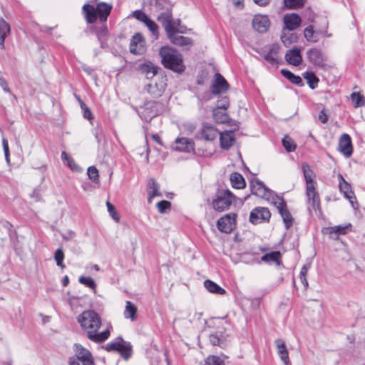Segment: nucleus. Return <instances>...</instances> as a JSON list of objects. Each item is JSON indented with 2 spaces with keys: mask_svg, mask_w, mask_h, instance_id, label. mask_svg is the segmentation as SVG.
I'll use <instances>...</instances> for the list:
<instances>
[{
  "mask_svg": "<svg viewBox=\"0 0 365 365\" xmlns=\"http://www.w3.org/2000/svg\"><path fill=\"white\" fill-rule=\"evenodd\" d=\"M77 322L91 341L101 343L108 339L110 334V328L108 327L101 332L98 329L101 327V319L93 310L83 311L77 317Z\"/></svg>",
  "mask_w": 365,
  "mask_h": 365,
  "instance_id": "obj_1",
  "label": "nucleus"
},
{
  "mask_svg": "<svg viewBox=\"0 0 365 365\" xmlns=\"http://www.w3.org/2000/svg\"><path fill=\"white\" fill-rule=\"evenodd\" d=\"M302 169L306 181V194L309 204V210L317 211L320 207V200L317 191V182L315 173L311 166L304 163L302 164Z\"/></svg>",
  "mask_w": 365,
  "mask_h": 365,
  "instance_id": "obj_2",
  "label": "nucleus"
},
{
  "mask_svg": "<svg viewBox=\"0 0 365 365\" xmlns=\"http://www.w3.org/2000/svg\"><path fill=\"white\" fill-rule=\"evenodd\" d=\"M163 65L175 72L182 73L185 70L182 55L175 49L163 46L160 49Z\"/></svg>",
  "mask_w": 365,
  "mask_h": 365,
  "instance_id": "obj_3",
  "label": "nucleus"
},
{
  "mask_svg": "<svg viewBox=\"0 0 365 365\" xmlns=\"http://www.w3.org/2000/svg\"><path fill=\"white\" fill-rule=\"evenodd\" d=\"M74 355L69 358V365H95L91 352L80 344L73 346Z\"/></svg>",
  "mask_w": 365,
  "mask_h": 365,
  "instance_id": "obj_4",
  "label": "nucleus"
},
{
  "mask_svg": "<svg viewBox=\"0 0 365 365\" xmlns=\"http://www.w3.org/2000/svg\"><path fill=\"white\" fill-rule=\"evenodd\" d=\"M235 200V196L229 190H221L213 200L212 206L215 210L222 212L227 210Z\"/></svg>",
  "mask_w": 365,
  "mask_h": 365,
  "instance_id": "obj_5",
  "label": "nucleus"
},
{
  "mask_svg": "<svg viewBox=\"0 0 365 365\" xmlns=\"http://www.w3.org/2000/svg\"><path fill=\"white\" fill-rule=\"evenodd\" d=\"M250 190L253 195L269 201L271 204H273L274 201H275L274 197H279L259 180L250 181Z\"/></svg>",
  "mask_w": 365,
  "mask_h": 365,
  "instance_id": "obj_6",
  "label": "nucleus"
},
{
  "mask_svg": "<svg viewBox=\"0 0 365 365\" xmlns=\"http://www.w3.org/2000/svg\"><path fill=\"white\" fill-rule=\"evenodd\" d=\"M167 78L164 76H157L155 80L144 86V91L154 98H158L165 92Z\"/></svg>",
  "mask_w": 365,
  "mask_h": 365,
  "instance_id": "obj_7",
  "label": "nucleus"
},
{
  "mask_svg": "<svg viewBox=\"0 0 365 365\" xmlns=\"http://www.w3.org/2000/svg\"><path fill=\"white\" fill-rule=\"evenodd\" d=\"M274 200L272 205L275 206L280 214L286 229H289L293 223L292 216L287 209L286 203L282 197H274Z\"/></svg>",
  "mask_w": 365,
  "mask_h": 365,
  "instance_id": "obj_8",
  "label": "nucleus"
},
{
  "mask_svg": "<svg viewBox=\"0 0 365 365\" xmlns=\"http://www.w3.org/2000/svg\"><path fill=\"white\" fill-rule=\"evenodd\" d=\"M108 351H116L119 352L125 359H128L131 355V349L128 345L125 344L121 338L116 341H110L103 346Z\"/></svg>",
  "mask_w": 365,
  "mask_h": 365,
  "instance_id": "obj_9",
  "label": "nucleus"
},
{
  "mask_svg": "<svg viewBox=\"0 0 365 365\" xmlns=\"http://www.w3.org/2000/svg\"><path fill=\"white\" fill-rule=\"evenodd\" d=\"M128 17H133L137 20L143 22L150 30V31L158 38V26L151 20L148 16L141 10H135L133 11Z\"/></svg>",
  "mask_w": 365,
  "mask_h": 365,
  "instance_id": "obj_10",
  "label": "nucleus"
},
{
  "mask_svg": "<svg viewBox=\"0 0 365 365\" xmlns=\"http://www.w3.org/2000/svg\"><path fill=\"white\" fill-rule=\"evenodd\" d=\"M220 131L212 125L205 123L197 133V138L205 141H213L219 135Z\"/></svg>",
  "mask_w": 365,
  "mask_h": 365,
  "instance_id": "obj_11",
  "label": "nucleus"
},
{
  "mask_svg": "<svg viewBox=\"0 0 365 365\" xmlns=\"http://www.w3.org/2000/svg\"><path fill=\"white\" fill-rule=\"evenodd\" d=\"M270 217L271 214L267 208L257 207L250 212V222L254 225H257L269 221Z\"/></svg>",
  "mask_w": 365,
  "mask_h": 365,
  "instance_id": "obj_12",
  "label": "nucleus"
},
{
  "mask_svg": "<svg viewBox=\"0 0 365 365\" xmlns=\"http://www.w3.org/2000/svg\"><path fill=\"white\" fill-rule=\"evenodd\" d=\"M236 214L229 213L220 218L217 222L218 230L225 233H230L235 226Z\"/></svg>",
  "mask_w": 365,
  "mask_h": 365,
  "instance_id": "obj_13",
  "label": "nucleus"
},
{
  "mask_svg": "<svg viewBox=\"0 0 365 365\" xmlns=\"http://www.w3.org/2000/svg\"><path fill=\"white\" fill-rule=\"evenodd\" d=\"M136 70L147 79H151L158 74V67L153 62L148 61L138 65Z\"/></svg>",
  "mask_w": 365,
  "mask_h": 365,
  "instance_id": "obj_14",
  "label": "nucleus"
},
{
  "mask_svg": "<svg viewBox=\"0 0 365 365\" xmlns=\"http://www.w3.org/2000/svg\"><path fill=\"white\" fill-rule=\"evenodd\" d=\"M146 51L145 41L143 36L138 33L135 34L130 43V51L135 55H141Z\"/></svg>",
  "mask_w": 365,
  "mask_h": 365,
  "instance_id": "obj_15",
  "label": "nucleus"
},
{
  "mask_svg": "<svg viewBox=\"0 0 365 365\" xmlns=\"http://www.w3.org/2000/svg\"><path fill=\"white\" fill-rule=\"evenodd\" d=\"M280 46L278 43H274L263 48L262 56L269 63L274 65L277 63L278 54Z\"/></svg>",
  "mask_w": 365,
  "mask_h": 365,
  "instance_id": "obj_16",
  "label": "nucleus"
},
{
  "mask_svg": "<svg viewBox=\"0 0 365 365\" xmlns=\"http://www.w3.org/2000/svg\"><path fill=\"white\" fill-rule=\"evenodd\" d=\"M252 26L259 33L266 32L270 26L268 16L257 14L252 19Z\"/></svg>",
  "mask_w": 365,
  "mask_h": 365,
  "instance_id": "obj_17",
  "label": "nucleus"
},
{
  "mask_svg": "<svg viewBox=\"0 0 365 365\" xmlns=\"http://www.w3.org/2000/svg\"><path fill=\"white\" fill-rule=\"evenodd\" d=\"M158 103L154 101L145 103L139 111L140 117L146 121L150 120L158 114Z\"/></svg>",
  "mask_w": 365,
  "mask_h": 365,
  "instance_id": "obj_18",
  "label": "nucleus"
},
{
  "mask_svg": "<svg viewBox=\"0 0 365 365\" xmlns=\"http://www.w3.org/2000/svg\"><path fill=\"white\" fill-rule=\"evenodd\" d=\"M228 88L229 84L225 78L220 73H216L211 88L212 93L215 95L220 94L226 92Z\"/></svg>",
  "mask_w": 365,
  "mask_h": 365,
  "instance_id": "obj_19",
  "label": "nucleus"
},
{
  "mask_svg": "<svg viewBox=\"0 0 365 365\" xmlns=\"http://www.w3.org/2000/svg\"><path fill=\"white\" fill-rule=\"evenodd\" d=\"M173 148L175 150L190 153L194 150V143L187 138H178L175 140Z\"/></svg>",
  "mask_w": 365,
  "mask_h": 365,
  "instance_id": "obj_20",
  "label": "nucleus"
},
{
  "mask_svg": "<svg viewBox=\"0 0 365 365\" xmlns=\"http://www.w3.org/2000/svg\"><path fill=\"white\" fill-rule=\"evenodd\" d=\"M339 146L340 152L344 156L349 158L353 152V147L351 138L348 134L344 133L341 135L339 138Z\"/></svg>",
  "mask_w": 365,
  "mask_h": 365,
  "instance_id": "obj_21",
  "label": "nucleus"
},
{
  "mask_svg": "<svg viewBox=\"0 0 365 365\" xmlns=\"http://www.w3.org/2000/svg\"><path fill=\"white\" fill-rule=\"evenodd\" d=\"M339 187L341 192L344 194V197L349 200L352 207L355 208L354 200H356V197L354 192L351 191V185L344 179L341 174L339 175Z\"/></svg>",
  "mask_w": 365,
  "mask_h": 365,
  "instance_id": "obj_22",
  "label": "nucleus"
},
{
  "mask_svg": "<svg viewBox=\"0 0 365 365\" xmlns=\"http://www.w3.org/2000/svg\"><path fill=\"white\" fill-rule=\"evenodd\" d=\"M301 21L300 16L297 14H286L283 18L284 29H287L288 31H293L298 28Z\"/></svg>",
  "mask_w": 365,
  "mask_h": 365,
  "instance_id": "obj_23",
  "label": "nucleus"
},
{
  "mask_svg": "<svg viewBox=\"0 0 365 365\" xmlns=\"http://www.w3.org/2000/svg\"><path fill=\"white\" fill-rule=\"evenodd\" d=\"M307 56L309 60L314 64L319 67H323L325 66L326 57L322 51L317 48L310 49L307 52Z\"/></svg>",
  "mask_w": 365,
  "mask_h": 365,
  "instance_id": "obj_24",
  "label": "nucleus"
},
{
  "mask_svg": "<svg viewBox=\"0 0 365 365\" xmlns=\"http://www.w3.org/2000/svg\"><path fill=\"white\" fill-rule=\"evenodd\" d=\"M351 224L345 223L328 227L327 232L333 238L337 239L339 235H346L351 230Z\"/></svg>",
  "mask_w": 365,
  "mask_h": 365,
  "instance_id": "obj_25",
  "label": "nucleus"
},
{
  "mask_svg": "<svg viewBox=\"0 0 365 365\" xmlns=\"http://www.w3.org/2000/svg\"><path fill=\"white\" fill-rule=\"evenodd\" d=\"M285 59L288 63L297 66L302 62L301 51L298 48H293L287 51Z\"/></svg>",
  "mask_w": 365,
  "mask_h": 365,
  "instance_id": "obj_26",
  "label": "nucleus"
},
{
  "mask_svg": "<svg viewBox=\"0 0 365 365\" xmlns=\"http://www.w3.org/2000/svg\"><path fill=\"white\" fill-rule=\"evenodd\" d=\"M274 344L277 346V354L279 356V358L285 365H289V353L285 342L282 339H277L274 341Z\"/></svg>",
  "mask_w": 365,
  "mask_h": 365,
  "instance_id": "obj_27",
  "label": "nucleus"
},
{
  "mask_svg": "<svg viewBox=\"0 0 365 365\" xmlns=\"http://www.w3.org/2000/svg\"><path fill=\"white\" fill-rule=\"evenodd\" d=\"M220 147L224 150L229 149L235 143V135L232 131L220 132Z\"/></svg>",
  "mask_w": 365,
  "mask_h": 365,
  "instance_id": "obj_28",
  "label": "nucleus"
},
{
  "mask_svg": "<svg viewBox=\"0 0 365 365\" xmlns=\"http://www.w3.org/2000/svg\"><path fill=\"white\" fill-rule=\"evenodd\" d=\"M148 201L149 203L152 202V200L155 197L162 196V193L160 191V185L155 180V179L152 178L148 181Z\"/></svg>",
  "mask_w": 365,
  "mask_h": 365,
  "instance_id": "obj_29",
  "label": "nucleus"
},
{
  "mask_svg": "<svg viewBox=\"0 0 365 365\" xmlns=\"http://www.w3.org/2000/svg\"><path fill=\"white\" fill-rule=\"evenodd\" d=\"M112 8V5L104 2H101L97 4L96 9L101 21H106L108 16L110 14Z\"/></svg>",
  "mask_w": 365,
  "mask_h": 365,
  "instance_id": "obj_30",
  "label": "nucleus"
},
{
  "mask_svg": "<svg viewBox=\"0 0 365 365\" xmlns=\"http://www.w3.org/2000/svg\"><path fill=\"white\" fill-rule=\"evenodd\" d=\"M82 10L87 23L93 24L96 22L98 15L96 9L93 6L86 4L83 5Z\"/></svg>",
  "mask_w": 365,
  "mask_h": 365,
  "instance_id": "obj_31",
  "label": "nucleus"
},
{
  "mask_svg": "<svg viewBox=\"0 0 365 365\" xmlns=\"http://www.w3.org/2000/svg\"><path fill=\"white\" fill-rule=\"evenodd\" d=\"M180 21H173V19L163 26L168 38L174 36L177 33H182V30L179 28Z\"/></svg>",
  "mask_w": 365,
  "mask_h": 365,
  "instance_id": "obj_32",
  "label": "nucleus"
},
{
  "mask_svg": "<svg viewBox=\"0 0 365 365\" xmlns=\"http://www.w3.org/2000/svg\"><path fill=\"white\" fill-rule=\"evenodd\" d=\"M137 307L130 301L125 302V310L123 312V317L126 319H130L134 322L137 319Z\"/></svg>",
  "mask_w": 365,
  "mask_h": 365,
  "instance_id": "obj_33",
  "label": "nucleus"
},
{
  "mask_svg": "<svg viewBox=\"0 0 365 365\" xmlns=\"http://www.w3.org/2000/svg\"><path fill=\"white\" fill-rule=\"evenodd\" d=\"M281 252L279 251H273L264 255L261 260L267 264H275L279 266L281 264Z\"/></svg>",
  "mask_w": 365,
  "mask_h": 365,
  "instance_id": "obj_34",
  "label": "nucleus"
},
{
  "mask_svg": "<svg viewBox=\"0 0 365 365\" xmlns=\"http://www.w3.org/2000/svg\"><path fill=\"white\" fill-rule=\"evenodd\" d=\"M9 24L3 19H0V46L4 48V41L6 36L10 33Z\"/></svg>",
  "mask_w": 365,
  "mask_h": 365,
  "instance_id": "obj_35",
  "label": "nucleus"
},
{
  "mask_svg": "<svg viewBox=\"0 0 365 365\" xmlns=\"http://www.w3.org/2000/svg\"><path fill=\"white\" fill-rule=\"evenodd\" d=\"M210 341L214 346H223L226 340V336L222 331H217L212 333L209 336Z\"/></svg>",
  "mask_w": 365,
  "mask_h": 365,
  "instance_id": "obj_36",
  "label": "nucleus"
},
{
  "mask_svg": "<svg viewBox=\"0 0 365 365\" xmlns=\"http://www.w3.org/2000/svg\"><path fill=\"white\" fill-rule=\"evenodd\" d=\"M204 286L211 293L222 295L226 292L225 289L209 279L204 282Z\"/></svg>",
  "mask_w": 365,
  "mask_h": 365,
  "instance_id": "obj_37",
  "label": "nucleus"
},
{
  "mask_svg": "<svg viewBox=\"0 0 365 365\" xmlns=\"http://www.w3.org/2000/svg\"><path fill=\"white\" fill-rule=\"evenodd\" d=\"M230 182L232 186L237 189L244 188L246 185L244 178L238 173H232L230 175Z\"/></svg>",
  "mask_w": 365,
  "mask_h": 365,
  "instance_id": "obj_38",
  "label": "nucleus"
},
{
  "mask_svg": "<svg viewBox=\"0 0 365 365\" xmlns=\"http://www.w3.org/2000/svg\"><path fill=\"white\" fill-rule=\"evenodd\" d=\"M213 118L217 123H225L229 121V115L226 110L213 109Z\"/></svg>",
  "mask_w": 365,
  "mask_h": 365,
  "instance_id": "obj_39",
  "label": "nucleus"
},
{
  "mask_svg": "<svg viewBox=\"0 0 365 365\" xmlns=\"http://www.w3.org/2000/svg\"><path fill=\"white\" fill-rule=\"evenodd\" d=\"M169 39L173 44L176 46L190 47L192 45L191 39L182 36H179L176 34L174 36L170 37V38Z\"/></svg>",
  "mask_w": 365,
  "mask_h": 365,
  "instance_id": "obj_40",
  "label": "nucleus"
},
{
  "mask_svg": "<svg viewBox=\"0 0 365 365\" xmlns=\"http://www.w3.org/2000/svg\"><path fill=\"white\" fill-rule=\"evenodd\" d=\"M289 31H290L286 32L284 31L281 35V40L283 44L287 47L291 46L293 43H295L297 41V35L295 34L290 33Z\"/></svg>",
  "mask_w": 365,
  "mask_h": 365,
  "instance_id": "obj_41",
  "label": "nucleus"
},
{
  "mask_svg": "<svg viewBox=\"0 0 365 365\" xmlns=\"http://www.w3.org/2000/svg\"><path fill=\"white\" fill-rule=\"evenodd\" d=\"M281 73L284 77L287 78L290 82L296 85H302V80L300 76H296L289 70L282 69Z\"/></svg>",
  "mask_w": 365,
  "mask_h": 365,
  "instance_id": "obj_42",
  "label": "nucleus"
},
{
  "mask_svg": "<svg viewBox=\"0 0 365 365\" xmlns=\"http://www.w3.org/2000/svg\"><path fill=\"white\" fill-rule=\"evenodd\" d=\"M61 159L64 163H66L72 170L78 171L80 168L75 163L73 158H71L66 152L63 151L61 153Z\"/></svg>",
  "mask_w": 365,
  "mask_h": 365,
  "instance_id": "obj_43",
  "label": "nucleus"
},
{
  "mask_svg": "<svg viewBox=\"0 0 365 365\" xmlns=\"http://www.w3.org/2000/svg\"><path fill=\"white\" fill-rule=\"evenodd\" d=\"M78 282L90 288L93 293H96V284L93 279L90 277L81 276L78 278Z\"/></svg>",
  "mask_w": 365,
  "mask_h": 365,
  "instance_id": "obj_44",
  "label": "nucleus"
},
{
  "mask_svg": "<svg viewBox=\"0 0 365 365\" xmlns=\"http://www.w3.org/2000/svg\"><path fill=\"white\" fill-rule=\"evenodd\" d=\"M351 99L354 103V108L362 106L365 104V98L363 95L358 92H354L351 95Z\"/></svg>",
  "mask_w": 365,
  "mask_h": 365,
  "instance_id": "obj_45",
  "label": "nucleus"
},
{
  "mask_svg": "<svg viewBox=\"0 0 365 365\" xmlns=\"http://www.w3.org/2000/svg\"><path fill=\"white\" fill-rule=\"evenodd\" d=\"M282 144L287 152H293L296 149L294 141L287 135L282 139Z\"/></svg>",
  "mask_w": 365,
  "mask_h": 365,
  "instance_id": "obj_46",
  "label": "nucleus"
},
{
  "mask_svg": "<svg viewBox=\"0 0 365 365\" xmlns=\"http://www.w3.org/2000/svg\"><path fill=\"white\" fill-rule=\"evenodd\" d=\"M157 19L163 26L173 19L172 14L168 9H166L165 11L158 16Z\"/></svg>",
  "mask_w": 365,
  "mask_h": 365,
  "instance_id": "obj_47",
  "label": "nucleus"
},
{
  "mask_svg": "<svg viewBox=\"0 0 365 365\" xmlns=\"http://www.w3.org/2000/svg\"><path fill=\"white\" fill-rule=\"evenodd\" d=\"M304 36L305 38L309 41H312L314 43L318 41V38L314 34V31L313 27L312 26H309L304 29Z\"/></svg>",
  "mask_w": 365,
  "mask_h": 365,
  "instance_id": "obj_48",
  "label": "nucleus"
},
{
  "mask_svg": "<svg viewBox=\"0 0 365 365\" xmlns=\"http://www.w3.org/2000/svg\"><path fill=\"white\" fill-rule=\"evenodd\" d=\"M284 6L291 9H295L304 6V0H284Z\"/></svg>",
  "mask_w": 365,
  "mask_h": 365,
  "instance_id": "obj_49",
  "label": "nucleus"
},
{
  "mask_svg": "<svg viewBox=\"0 0 365 365\" xmlns=\"http://www.w3.org/2000/svg\"><path fill=\"white\" fill-rule=\"evenodd\" d=\"M304 78L307 81V83L312 89H314L317 86L319 79L313 73H307Z\"/></svg>",
  "mask_w": 365,
  "mask_h": 365,
  "instance_id": "obj_50",
  "label": "nucleus"
},
{
  "mask_svg": "<svg viewBox=\"0 0 365 365\" xmlns=\"http://www.w3.org/2000/svg\"><path fill=\"white\" fill-rule=\"evenodd\" d=\"M54 259L56 262V264L61 269H63L65 267V265L63 263L64 259V253L61 248H58L56 250L54 253Z\"/></svg>",
  "mask_w": 365,
  "mask_h": 365,
  "instance_id": "obj_51",
  "label": "nucleus"
},
{
  "mask_svg": "<svg viewBox=\"0 0 365 365\" xmlns=\"http://www.w3.org/2000/svg\"><path fill=\"white\" fill-rule=\"evenodd\" d=\"M204 365H224V361L217 356H209L205 361Z\"/></svg>",
  "mask_w": 365,
  "mask_h": 365,
  "instance_id": "obj_52",
  "label": "nucleus"
},
{
  "mask_svg": "<svg viewBox=\"0 0 365 365\" xmlns=\"http://www.w3.org/2000/svg\"><path fill=\"white\" fill-rule=\"evenodd\" d=\"M87 174L91 180L97 182L99 180L98 171L94 166H90L88 168Z\"/></svg>",
  "mask_w": 365,
  "mask_h": 365,
  "instance_id": "obj_53",
  "label": "nucleus"
},
{
  "mask_svg": "<svg viewBox=\"0 0 365 365\" xmlns=\"http://www.w3.org/2000/svg\"><path fill=\"white\" fill-rule=\"evenodd\" d=\"M106 207L108 209V212L110 214V217L116 222H119L120 217L119 215L113 204H111L110 202H106Z\"/></svg>",
  "mask_w": 365,
  "mask_h": 365,
  "instance_id": "obj_54",
  "label": "nucleus"
},
{
  "mask_svg": "<svg viewBox=\"0 0 365 365\" xmlns=\"http://www.w3.org/2000/svg\"><path fill=\"white\" fill-rule=\"evenodd\" d=\"M169 3L167 0H155L153 4V8L156 11H160L168 9Z\"/></svg>",
  "mask_w": 365,
  "mask_h": 365,
  "instance_id": "obj_55",
  "label": "nucleus"
},
{
  "mask_svg": "<svg viewBox=\"0 0 365 365\" xmlns=\"http://www.w3.org/2000/svg\"><path fill=\"white\" fill-rule=\"evenodd\" d=\"M229 105V98L227 96H224L217 101L216 108H215L214 109L227 110Z\"/></svg>",
  "mask_w": 365,
  "mask_h": 365,
  "instance_id": "obj_56",
  "label": "nucleus"
},
{
  "mask_svg": "<svg viewBox=\"0 0 365 365\" xmlns=\"http://www.w3.org/2000/svg\"><path fill=\"white\" fill-rule=\"evenodd\" d=\"M171 203L167 200H161L157 203V207L160 213L163 214L166 210L170 209Z\"/></svg>",
  "mask_w": 365,
  "mask_h": 365,
  "instance_id": "obj_57",
  "label": "nucleus"
},
{
  "mask_svg": "<svg viewBox=\"0 0 365 365\" xmlns=\"http://www.w3.org/2000/svg\"><path fill=\"white\" fill-rule=\"evenodd\" d=\"M107 34L108 29L105 25L102 26V27L96 32V36L101 42H103L106 40Z\"/></svg>",
  "mask_w": 365,
  "mask_h": 365,
  "instance_id": "obj_58",
  "label": "nucleus"
},
{
  "mask_svg": "<svg viewBox=\"0 0 365 365\" xmlns=\"http://www.w3.org/2000/svg\"><path fill=\"white\" fill-rule=\"evenodd\" d=\"M81 108L83 110V116L85 118H87V119H91L93 117H92V113L91 112V110H89V108L86 106V105L83 103V101H81Z\"/></svg>",
  "mask_w": 365,
  "mask_h": 365,
  "instance_id": "obj_59",
  "label": "nucleus"
},
{
  "mask_svg": "<svg viewBox=\"0 0 365 365\" xmlns=\"http://www.w3.org/2000/svg\"><path fill=\"white\" fill-rule=\"evenodd\" d=\"M0 86L2 88V89L5 92H6V93H10L11 92L10 89H9V88L8 86L7 82L4 79H3L1 78H0Z\"/></svg>",
  "mask_w": 365,
  "mask_h": 365,
  "instance_id": "obj_60",
  "label": "nucleus"
},
{
  "mask_svg": "<svg viewBox=\"0 0 365 365\" xmlns=\"http://www.w3.org/2000/svg\"><path fill=\"white\" fill-rule=\"evenodd\" d=\"M319 120L322 123H326L327 122L328 117H327V115L326 114V113H325V111L324 110L320 112V113L319 115Z\"/></svg>",
  "mask_w": 365,
  "mask_h": 365,
  "instance_id": "obj_61",
  "label": "nucleus"
},
{
  "mask_svg": "<svg viewBox=\"0 0 365 365\" xmlns=\"http://www.w3.org/2000/svg\"><path fill=\"white\" fill-rule=\"evenodd\" d=\"M299 278H300V281L302 283V284L304 285V289H307V287H308V281L306 278V276H299Z\"/></svg>",
  "mask_w": 365,
  "mask_h": 365,
  "instance_id": "obj_62",
  "label": "nucleus"
},
{
  "mask_svg": "<svg viewBox=\"0 0 365 365\" xmlns=\"http://www.w3.org/2000/svg\"><path fill=\"white\" fill-rule=\"evenodd\" d=\"M2 145H3V148H4V153H7L9 150V144H8V141L6 138H3L2 139Z\"/></svg>",
  "mask_w": 365,
  "mask_h": 365,
  "instance_id": "obj_63",
  "label": "nucleus"
},
{
  "mask_svg": "<svg viewBox=\"0 0 365 365\" xmlns=\"http://www.w3.org/2000/svg\"><path fill=\"white\" fill-rule=\"evenodd\" d=\"M308 271V268L306 265H304L300 270L299 276H306Z\"/></svg>",
  "mask_w": 365,
  "mask_h": 365,
  "instance_id": "obj_64",
  "label": "nucleus"
}]
</instances>
